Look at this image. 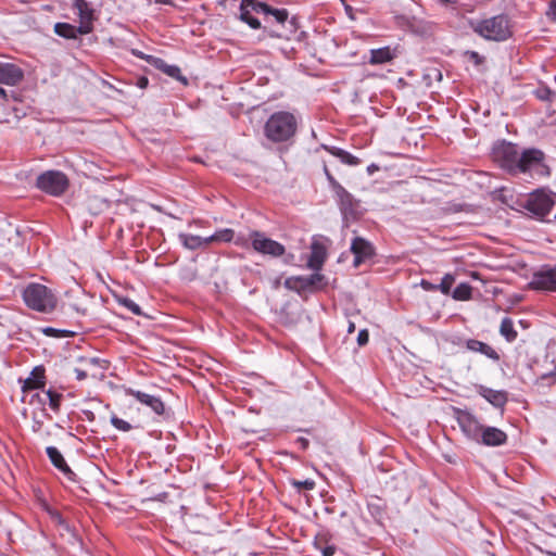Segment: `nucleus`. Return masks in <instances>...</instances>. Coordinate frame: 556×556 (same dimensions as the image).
Instances as JSON below:
<instances>
[{
    "instance_id": "nucleus-1",
    "label": "nucleus",
    "mask_w": 556,
    "mask_h": 556,
    "mask_svg": "<svg viewBox=\"0 0 556 556\" xmlns=\"http://www.w3.org/2000/svg\"><path fill=\"white\" fill-rule=\"evenodd\" d=\"M23 300L30 309L46 314L53 312L58 305L55 292L47 286L36 282L25 287Z\"/></svg>"
},
{
    "instance_id": "nucleus-2",
    "label": "nucleus",
    "mask_w": 556,
    "mask_h": 556,
    "mask_svg": "<svg viewBox=\"0 0 556 556\" xmlns=\"http://www.w3.org/2000/svg\"><path fill=\"white\" fill-rule=\"evenodd\" d=\"M470 27L477 35L485 40L504 41L511 35L509 20L504 14L484 20L471 21Z\"/></svg>"
},
{
    "instance_id": "nucleus-3",
    "label": "nucleus",
    "mask_w": 556,
    "mask_h": 556,
    "mask_svg": "<svg viewBox=\"0 0 556 556\" xmlns=\"http://www.w3.org/2000/svg\"><path fill=\"white\" fill-rule=\"evenodd\" d=\"M264 131L273 142L287 141L296 131V119L289 112L274 113L266 122Z\"/></svg>"
},
{
    "instance_id": "nucleus-4",
    "label": "nucleus",
    "mask_w": 556,
    "mask_h": 556,
    "mask_svg": "<svg viewBox=\"0 0 556 556\" xmlns=\"http://www.w3.org/2000/svg\"><path fill=\"white\" fill-rule=\"evenodd\" d=\"M514 174H529L530 177H544L548 168L544 164V154L538 149L525 150L520 155Z\"/></svg>"
},
{
    "instance_id": "nucleus-5",
    "label": "nucleus",
    "mask_w": 556,
    "mask_h": 556,
    "mask_svg": "<svg viewBox=\"0 0 556 556\" xmlns=\"http://www.w3.org/2000/svg\"><path fill=\"white\" fill-rule=\"evenodd\" d=\"M70 186L68 178L60 170H48L37 178V187L51 195L63 194Z\"/></svg>"
},
{
    "instance_id": "nucleus-6",
    "label": "nucleus",
    "mask_w": 556,
    "mask_h": 556,
    "mask_svg": "<svg viewBox=\"0 0 556 556\" xmlns=\"http://www.w3.org/2000/svg\"><path fill=\"white\" fill-rule=\"evenodd\" d=\"M519 152L517 147L510 142H497L492 149L493 160L500 164L501 167L510 173H515L519 160Z\"/></svg>"
},
{
    "instance_id": "nucleus-7",
    "label": "nucleus",
    "mask_w": 556,
    "mask_h": 556,
    "mask_svg": "<svg viewBox=\"0 0 556 556\" xmlns=\"http://www.w3.org/2000/svg\"><path fill=\"white\" fill-rule=\"evenodd\" d=\"M250 240L253 250L257 253L274 257L281 256L285 253V247L281 243L266 237L263 232L252 231Z\"/></svg>"
},
{
    "instance_id": "nucleus-8",
    "label": "nucleus",
    "mask_w": 556,
    "mask_h": 556,
    "mask_svg": "<svg viewBox=\"0 0 556 556\" xmlns=\"http://www.w3.org/2000/svg\"><path fill=\"white\" fill-rule=\"evenodd\" d=\"M553 204V200L548 194L536 191L528 197L523 206L530 213L543 217L551 212Z\"/></svg>"
},
{
    "instance_id": "nucleus-9",
    "label": "nucleus",
    "mask_w": 556,
    "mask_h": 556,
    "mask_svg": "<svg viewBox=\"0 0 556 556\" xmlns=\"http://www.w3.org/2000/svg\"><path fill=\"white\" fill-rule=\"evenodd\" d=\"M24 73L15 64L0 62V84L7 86H16L23 80ZM0 98L5 99L7 92L0 87Z\"/></svg>"
},
{
    "instance_id": "nucleus-10",
    "label": "nucleus",
    "mask_w": 556,
    "mask_h": 556,
    "mask_svg": "<svg viewBox=\"0 0 556 556\" xmlns=\"http://www.w3.org/2000/svg\"><path fill=\"white\" fill-rule=\"evenodd\" d=\"M458 426L463 433L470 440L479 442L482 426L470 413H462L457 418Z\"/></svg>"
},
{
    "instance_id": "nucleus-11",
    "label": "nucleus",
    "mask_w": 556,
    "mask_h": 556,
    "mask_svg": "<svg viewBox=\"0 0 556 556\" xmlns=\"http://www.w3.org/2000/svg\"><path fill=\"white\" fill-rule=\"evenodd\" d=\"M126 394L135 397L139 403L149 407L157 415H162L165 410V405L159 396L134 389H127Z\"/></svg>"
},
{
    "instance_id": "nucleus-12",
    "label": "nucleus",
    "mask_w": 556,
    "mask_h": 556,
    "mask_svg": "<svg viewBox=\"0 0 556 556\" xmlns=\"http://www.w3.org/2000/svg\"><path fill=\"white\" fill-rule=\"evenodd\" d=\"M351 251L354 254V266L358 267L363 262L374 255V248L367 240L356 237L351 244Z\"/></svg>"
},
{
    "instance_id": "nucleus-13",
    "label": "nucleus",
    "mask_w": 556,
    "mask_h": 556,
    "mask_svg": "<svg viewBox=\"0 0 556 556\" xmlns=\"http://www.w3.org/2000/svg\"><path fill=\"white\" fill-rule=\"evenodd\" d=\"M531 285L539 290L556 291V266L535 274Z\"/></svg>"
},
{
    "instance_id": "nucleus-14",
    "label": "nucleus",
    "mask_w": 556,
    "mask_h": 556,
    "mask_svg": "<svg viewBox=\"0 0 556 556\" xmlns=\"http://www.w3.org/2000/svg\"><path fill=\"white\" fill-rule=\"evenodd\" d=\"M402 50L399 46L395 47H382L370 50V64H384L391 62L393 59L399 56Z\"/></svg>"
},
{
    "instance_id": "nucleus-15",
    "label": "nucleus",
    "mask_w": 556,
    "mask_h": 556,
    "mask_svg": "<svg viewBox=\"0 0 556 556\" xmlns=\"http://www.w3.org/2000/svg\"><path fill=\"white\" fill-rule=\"evenodd\" d=\"M507 434L495 427H483L478 443L488 446H498L506 442Z\"/></svg>"
},
{
    "instance_id": "nucleus-16",
    "label": "nucleus",
    "mask_w": 556,
    "mask_h": 556,
    "mask_svg": "<svg viewBox=\"0 0 556 556\" xmlns=\"http://www.w3.org/2000/svg\"><path fill=\"white\" fill-rule=\"evenodd\" d=\"M74 7L80 17V34H88L91 30L92 10L87 0H74Z\"/></svg>"
},
{
    "instance_id": "nucleus-17",
    "label": "nucleus",
    "mask_w": 556,
    "mask_h": 556,
    "mask_svg": "<svg viewBox=\"0 0 556 556\" xmlns=\"http://www.w3.org/2000/svg\"><path fill=\"white\" fill-rule=\"evenodd\" d=\"M327 257L325 245L319 241H313L307 267L313 270H320Z\"/></svg>"
},
{
    "instance_id": "nucleus-18",
    "label": "nucleus",
    "mask_w": 556,
    "mask_h": 556,
    "mask_svg": "<svg viewBox=\"0 0 556 556\" xmlns=\"http://www.w3.org/2000/svg\"><path fill=\"white\" fill-rule=\"evenodd\" d=\"M47 455L52 463V465L58 468L64 476H66L70 480L74 479L75 473L66 464L61 452L54 446L47 447Z\"/></svg>"
},
{
    "instance_id": "nucleus-19",
    "label": "nucleus",
    "mask_w": 556,
    "mask_h": 556,
    "mask_svg": "<svg viewBox=\"0 0 556 556\" xmlns=\"http://www.w3.org/2000/svg\"><path fill=\"white\" fill-rule=\"evenodd\" d=\"M149 58L152 59V64L156 68H159L160 71H162L163 73H165L169 77L180 81L184 85L188 84L187 78L181 75L180 68L178 66L169 65L165 61H163L162 59H156V58H152V56H149Z\"/></svg>"
},
{
    "instance_id": "nucleus-20",
    "label": "nucleus",
    "mask_w": 556,
    "mask_h": 556,
    "mask_svg": "<svg viewBox=\"0 0 556 556\" xmlns=\"http://www.w3.org/2000/svg\"><path fill=\"white\" fill-rule=\"evenodd\" d=\"M466 348L471 352L481 353L493 361L500 359V355L492 346H490L489 344L481 342L479 340H475V339L467 340Z\"/></svg>"
},
{
    "instance_id": "nucleus-21",
    "label": "nucleus",
    "mask_w": 556,
    "mask_h": 556,
    "mask_svg": "<svg viewBox=\"0 0 556 556\" xmlns=\"http://www.w3.org/2000/svg\"><path fill=\"white\" fill-rule=\"evenodd\" d=\"M324 172L342 205L350 206L352 204V195L334 179L326 165L324 166Z\"/></svg>"
},
{
    "instance_id": "nucleus-22",
    "label": "nucleus",
    "mask_w": 556,
    "mask_h": 556,
    "mask_svg": "<svg viewBox=\"0 0 556 556\" xmlns=\"http://www.w3.org/2000/svg\"><path fill=\"white\" fill-rule=\"evenodd\" d=\"M45 369L36 367L30 372V376L24 381L23 391L40 389L45 386Z\"/></svg>"
},
{
    "instance_id": "nucleus-23",
    "label": "nucleus",
    "mask_w": 556,
    "mask_h": 556,
    "mask_svg": "<svg viewBox=\"0 0 556 556\" xmlns=\"http://www.w3.org/2000/svg\"><path fill=\"white\" fill-rule=\"evenodd\" d=\"M479 394L495 407H503L507 402L506 393L489 388H481Z\"/></svg>"
},
{
    "instance_id": "nucleus-24",
    "label": "nucleus",
    "mask_w": 556,
    "mask_h": 556,
    "mask_svg": "<svg viewBox=\"0 0 556 556\" xmlns=\"http://www.w3.org/2000/svg\"><path fill=\"white\" fill-rule=\"evenodd\" d=\"M180 243L189 250H198L201 248H205L208 245L206 241V237L202 238L200 236L195 235H189V233H179L178 235Z\"/></svg>"
},
{
    "instance_id": "nucleus-25",
    "label": "nucleus",
    "mask_w": 556,
    "mask_h": 556,
    "mask_svg": "<svg viewBox=\"0 0 556 556\" xmlns=\"http://www.w3.org/2000/svg\"><path fill=\"white\" fill-rule=\"evenodd\" d=\"M323 149H325L327 152H329L333 156L340 159V161L346 165L354 166V165L359 164V160L356 156L352 155L348 151H344L340 148L323 146Z\"/></svg>"
},
{
    "instance_id": "nucleus-26",
    "label": "nucleus",
    "mask_w": 556,
    "mask_h": 556,
    "mask_svg": "<svg viewBox=\"0 0 556 556\" xmlns=\"http://www.w3.org/2000/svg\"><path fill=\"white\" fill-rule=\"evenodd\" d=\"M235 239V231L230 228L217 230L214 235L206 237V241L212 243L231 242Z\"/></svg>"
},
{
    "instance_id": "nucleus-27",
    "label": "nucleus",
    "mask_w": 556,
    "mask_h": 556,
    "mask_svg": "<svg viewBox=\"0 0 556 556\" xmlns=\"http://www.w3.org/2000/svg\"><path fill=\"white\" fill-rule=\"evenodd\" d=\"M307 281L303 276L289 277L285 280V287L289 290H293L296 292H302L308 290Z\"/></svg>"
},
{
    "instance_id": "nucleus-28",
    "label": "nucleus",
    "mask_w": 556,
    "mask_h": 556,
    "mask_svg": "<svg viewBox=\"0 0 556 556\" xmlns=\"http://www.w3.org/2000/svg\"><path fill=\"white\" fill-rule=\"evenodd\" d=\"M500 332L508 342H513L517 338V331L514 329V324L510 318H503Z\"/></svg>"
},
{
    "instance_id": "nucleus-29",
    "label": "nucleus",
    "mask_w": 556,
    "mask_h": 556,
    "mask_svg": "<svg viewBox=\"0 0 556 556\" xmlns=\"http://www.w3.org/2000/svg\"><path fill=\"white\" fill-rule=\"evenodd\" d=\"M471 291L468 283H459L453 291V298L458 301H467L471 298Z\"/></svg>"
},
{
    "instance_id": "nucleus-30",
    "label": "nucleus",
    "mask_w": 556,
    "mask_h": 556,
    "mask_svg": "<svg viewBox=\"0 0 556 556\" xmlns=\"http://www.w3.org/2000/svg\"><path fill=\"white\" fill-rule=\"evenodd\" d=\"M61 399L62 395L60 393H56L52 390H48L43 393V399H41L40 401L42 403H46V401H48L49 406L56 412L59 410Z\"/></svg>"
},
{
    "instance_id": "nucleus-31",
    "label": "nucleus",
    "mask_w": 556,
    "mask_h": 556,
    "mask_svg": "<svg viewBox=\"0 0 556 556\" xmlns=\"http://www.w3.org/2000/svg\"><path fill=\"white\" fill-rule=\"evenodd\" d=\"M241 21L249 24L252 28L257 29L261 27V23L257 18L253 17L248 9L240 8Z\"/></svg>"
},
{
    "instance_id": "nucleus-32",
    "label": "nucleus",
    "mask_w": 556,
    "mask_h": 556,
    "mask_svg": "<svg viewBox=\"0 0 556 556\" xmlns=\"http://www.w3.org/2000/svg\"><path fill=\"white\" fill-rule=\"evenodd\" d=\"M289 482L299 492L302 491V490L311 491V490H313L315 488V481L312 480V479H306V480H303V481L296 480V479H290Z\"/></svg>"
},
{
    "instance_id": "nucleus-33",
    "label": "nucleus",
    "mask_w": 556,
    "mask_h": 556,
    "mask_svg": "<svg viewBox=\"0 0 556 556\" xmlns=\"http://www.w3.org/2000/svg\"><path fill=\"white\" fill-rule=\"evenodd\" d=\"M118 303L121 305H123L124 307H126L128 311H130L132 314L138 315V316L142 315L140 306L131 299L119 298Z\"/></svg>"
},
{
    "instance_id": "nucleus-34",
    "label": "nucleus",
    "mask_w": 556,
    "mask_h": 556,
    "mask_svg": "<svg viewBox=\"0 0 556 556\" xmlns=\"http://www.w3.org/2000/svg\"><path fill=\"white\" fill-rule=\"evenodd\" d=\"M55 33L66 38L75 37V28L66 23H58L55 25Z\"/></svg>"
},
{
    "instance_id": "nucleus-35",
    "label": "nucleus",
    "mask_w": 556,
    "mask_h": 556,
    "mask_svg": "<svg viewBox=\"0 0 556 556\" xmlns=\"http://www.w3.org/2000/svg\"><path fill=\"white\" fill-rule=\"evenodd\" d=\"M455 279H454V276L451 275V274H446L443 278H442V281L441 283L438 286V289H440V291L443 293V294H448L450 291H451V288L454 283Z\"/></svg>"
},
{
    "instance_id": "nucleus-36",
    "label": "nucleus",
    "mask_w": 556,
    "mask_h": 556,
    "mask_svg": "<svg viewBox=\"0 0 556 556\" xmlns=\"http://www.w3.org/2000/svg\"><path fill=\"white\" fill-rule=\"evenodd\" d=\"M111 424L119 431L127 432L131 429V425L128 421L121 419L115 415L111 417Z\"/></svg>"
},
{
    "instance_id": "nucleus-37",
    "label": "nucleus",
    "mask_w": 556,
    "mask_h": 556,
    "mask_svg": "<svg viewBox=\"0 0 556 556\" xmlns=\"http://www.w3.org/2000/svg\"><path fill=\"white\" fill-rule=\"evenodd\" d=\"M268 14L273 15L274 18L280 24H283L288 20V16H289L288 11L285 9H273L271 8V12H269Z\"/></svg>"
},
{
    "instance_id": "nucleus-38",
    "label": "nucleus",
    "mask_w": 556,
    "mask_h": 556,
    "mask_svg": "<svg viewBox=\"0 0 556 556\" xmlns=\"http://www.w3.org/2000/svg\"><path fill=\"white\" fill-rule=\"evenodd\" d=\"M306 281H307V288L311 289L312 287L316 286L317 283L321 282L323 279H324V276L318 274V273H315L308 277H305Z\"/></svg>"
},
{
    "instance_id": "nucleus-39",
    "label": "nucleus",
    "mask_w": 556,
    "mask_h": 556,
    "mask_svg": "<svg viewBox=\"0 0 556 556\" xmlns=\"http://www.w3.org/2000/svg\"><path fill=\"white\" fill-rule=\"evenodd\" d=\"M253 10L256 12H263L265 14L271 12V8L268 4L260 1L255 2Z\"/></svg>"
},
{
    "instance_id": "nucleus-40",
    "label": "nucleus",
    "mask_w": 556,
    "mask_h": 556,
    "mask_svg": "<svg viewBox=\"0 0 556 556\" xmlns=\"http://www.w3.org/2000/svg\"><path fill=\"white\" fill-rule=\"evenodd\" d=\"M369 340V334H368V331L366 329H362L358 334H357V343L358 345H365L367 344Z\"/></svg>"
},
{
    "instance_id": "nucleus-41",
    "label": "nucleus",
    "mask_w": 556,
    "mask_h": 556,
    "mask_svg": "<svg viewBox=\"0 0 556 556\" xmlns=\"http://www.w3.org/2000/svg\"><path fill=\"white\" fill-rule=\"evenodd\" d=\"M469 60L475 62V64L479 65L483 62V58L476 51H468L467 52Z\"/></svg>"
},
{
    "instance_id": "nucleus-42",
    "label": "nucleus",
    "mask_w": 556,
    "mask_h": 556,
    "mask_svg": "<svg viewBox=\"0 0 556 556\" xmlns=\"http://www.w3.org/2000/svg\"><path fill=\"white\" fill-rule=\"evenodd\" d=\"M547 16L556 22V0H551Z\"/></svg>"
},
{
    "instance_id": "nucleus-43",
    "label": "nucleus",
    "mask_w": 556,
    "mask_h": 556,
    "mask_svg": "<svg viewBox=\"0 0 556 556\" xmlns=\"http://www.w3.org/2000/svg\"><path fill=\"white\" fill-rule=\"evenodd\" d=\"M420 286L426 291H435V290H438V286H435V285H433L430 281L425 280V279H422L420 281Z\"/></svg>"
},
{
    "instance_id": "nucleus-44",
    "label": "nucleus",
    "mask_w": 556,
    "mask_h": 556,
    "mask_svg": "<svg viewBox=\"0 0 556 556\" xmlns=\"http://www.w3.org/2000/svg\"><path fill=\"white\" fill-rule=\"evenodd\" d=\"M551 91L546 88H543V89H539L536 91V97L541 100H548L549 97H551Z\"/></svg>"
},
{
    "instance_id": "nucleus-45",
    "label": "nucleus",
    "mask_w": 556,
    "mask_h": 556,
    "mask_svg": "<svg viewBox=\"0 0 556 556\" xmlns=\"http://www.w3.org/2000/svg\"><path fill=\"white\" fill-rule=\"evenodd\" d=\"M74 372L76 375L77 380H84L88 376L87 371L83 368H75Z\"/></svg>"
},
{
    "instance_id": "nucleus-46",
    "label": "nucleus",
    "mask_w": 556,
    "mask_h": 556,
    "mask_svg": "<svg viewBox=\"0 0 556 556\" xmlns=\"http://www.w3.org/2000/svg\"><path fill=\"white\" fill-rule=\"evenodd\" d=\"M255 2H256V0H242L240 8H244V9L252 8L253 9Z\"/></svg>"
},
{
    "instance_id": "nucleus-47",
    "label": "nucleus",
    "mask_w": 556,
    "mask_h": 556,
    "mask_svg": "<svg viewBox=\"0 0 556 556\" xmlns=\"http://www.w3.org/2000/svg\"><path fill=\"white\" fill-rule=\"evenodd\" d=\"M333 554H334V548L331 546H328V547L324 548V551H323L324 556H332Z\"/></svg>"
},
{
    "instance_id": "nucleus-48",
    "label": "nucleus",
    "mask_w": 556,
    "mask_h": 556,
    "mask_svg": "<svg viewBox=\"0 0 556 556\" xmlns=\"http://www.w3.org/2000/svg\"><path fill=\"white\" fill-rule=\"evenodd\" d=\"M354 331H355V324H354V323H352V321H350V323H349V327H348V332H349V333H352V332H354Z\"/></svg>"
},
{
    "instance_id": "nucleus-49",
    "label": "nucleus",
    "mask_w": 556,
    "mask_h": 556,
    "mask_svg": "<svg viewBox=\"0 0 556 556\" xmlns=\"http://www.w3.org/2000/svg\"><path fill=\"white\" fill-rule=\"evenodd\" d=\"M147 84H148V79L147 78H141L140 79V86L141 87H144Z\"/></svg>"
},
{
    "instance_id": "nucleus-50",
    "label": "nucleus",
    "mask_w": 556,
    "mask_h": 556,
    "mask_svg": "<svg viewBox=\"0 0 556 556\" xmlns=\"http://www.w3.org/2000/svg\"><path fill=\"white\" fill-rule=\"evenodd\" d=\"M547 555L548 556H556V553L555 552H547Z\"/></svg>"
},
{
    "instance_id": "nucleus-51",
    "label": "nucleus",
    "mask_w": 556,
    "mask_h": 556,
    "mask_svg": "<svg viewBox=\"0 0 556 556\" xmlns=\"http://www.w3.org/2000/svg\"><path fill=\"white\" fill-rule=\"evenodd\" d=\"M86 363H88V364H93V363H94V359H88V361H86Z\"/></svg>"
},
{
    "instance_id": "nucleus-52",
    "label": "nucleus",
    "mask_w": 556,
    "mask_h": 556,
    "mask_svg": "<svg viewBox=\"0 0 556 556\" xmlns=\"http://www.w3.org/2000/svg\"><path fill=\"white\" fill-rule=\"evenodd\" d=\"M306 444H307V441H306V440H304V439H302V445H304V446H305Z\"/></svg>"
},
{
    "instance_id": "nucleus-53",
    "label": "nucleus",
    "mask_w": 556,
    "mask_h": 556,
    "mask_svg": "<svg viewBox=\"0 0 556 556\" xmlns=\"http://www.w3.org/2000/svg\"><path fill=\"white\" fill-rule=\"evenodd\" d=\"M442 2H448L450 0H441Z\"/></svg>"
}]
</instances>
